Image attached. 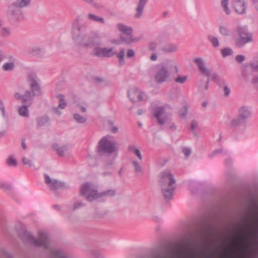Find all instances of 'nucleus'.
<instances>
[{
	"instance_id": "obj_1",
	"label": "nucleus",
	"mask_w": 258,
	"mask_h": 258,
	"mask_svg": "<svg viewBox=\"0 0 258 258\" xmlns=\"http://www.w3.org/2000/svg\"><path fill=\"white\" fill-rule=\"evenodd\" d=\"M27 80L29 83L30 89L26 90L23 95L16 92L14 97L18 100H21L23 104L19 110L20 115L27 117L29 116L28 107L32 104L35 96H40L42 94L41 88L38 83L37 76L35 74L28 75Z\"/></svg>"
},
{
	"instance_id": "obj_2",
	"label": "nucleus",
	"mask_w": 258,
	"mask_h": 258,
	"mask_svg": "<svg viewBox=\"0 0 258 258\" xmlns=\"http://www.w3.org/2000/svg\"><path fill=\"white\" fill-rule=\"evenodd\" d=\"M174 68L175 73H178V68L174 61L171 59H166L164 62L157 64L155 68L154 82L157 84H162L167 82L171 75V72Z\"/></svg>"
},
{
	"instance_id": "obj_3",
	"label": "nucleus",
	"mask_w": 258,
	"mask_h": 258,
	"mask_svg": "<svg viewBox=\"0 0 258 258\" xmlns=\"http://www.w3.org/2000/svg\"><path fill=\"white\" fill-rule=\"evenodd\" d=\"M18 235L20 239L25 244H30L35 247H42L45 249L49 248V241L48 234L40 232L38 239L34 237L25 229L21 228L18 230Z\"/></svg>"
},
{
	"instance_id": "obj_4",
	"label": "nucleus",
	"mask_w": 258,
	"mask_h": 258,
	"mask_svg": "<svg viewBox=\"0 0 258 258\" xmlns=\"http://www.w3.org/2000/svg\"><path fill=\"white\" fill-rule=\"evenodd\" d=\"M31 0H16L9 4L7 7L6 15L8 19L13 22H18L23 20L22 9L30 5Z\"/></svg>"
},
{
	"instance_id": "obj_5",
	"label": "nucleus",
	"mask_w": 258,
	"mask_h": 258,
	"mask_svg": "<svg viewBox=\"0 0 258 258\" xmlns=\"http://www.w3.org/2000/svg\"><path fill=\"white\" fill-rule=\"evenodd\" d=\"M109 136H104L98 143L96 152L100 156L105 154L110 155L117 151V148L116 147V143L114 141L109 140Z\"/></svg>"
},
{
	"instance_id": "obj_6",
	"label": "nucleus",
	"mask_w": 258,
	"mask_h": 258,
	"mask_svg": "<svg viewBox=\"0 0 258 258\" xmlns=\"http://www.w3.org/2000/svg\"><path fill=\"white\" fill-rule=\"evenodd\" d=\"M87 24L86 23H81L80 17L73 22L71 27L72 39L77 44L87 34Z\"/></svg>"
},
{
	"instance_id": "obj_7",
	"label": "nucleus",
	"mask_w": 258,
	"mask_h": 258,
	"mask_svg": "<svg viewBox=\"0 0 258 258\" xmlns=\"http://www.w3.org/2000/svg\"><path fill=\"white\" fill-rule=\"evenodd\" d=\"M251 116V112L250 109L246 106H242L238 110L237 117L231 120L229 126L232 128L245 126Z\"/></svg>"
},
{
	"instance_id": "obj_8",
	"label": "nucleus",
	"mask_w": 258,
	"mask_h": 258,
	"mask_svg": "<svg viewBox=\"0 0 258 258\" xmlns=\"http://www.w3.org/2000/svg\"><path fill=\"white\" fill-rule=\"evenodd\" d=\"M235 31L238 37L234 39L235 45L238 48L243 47L246 44L253 41V34L245 26H238Z\"/></svg>"
},
{
	"instance_id": "obj_9",
	"label": "nucleus",
	"mask_w": 258,
	"mask_h": 258,
	"mask_svg": "<svg viewBox=\"0 0 258 258\" xmlns=\"http://www.w3.org/2000/svg\"><path fill=\"white\" fill-rule=\"evenodd\" d=\"M100 39L99 36L95 35H86L77 45L86 49L99 47Z\"/></svg>"
},
{
	"instance_id": "obj_10",
	"label": "nucleus",
	"mask_w": 258,
	"mask_h": 258,
	"mask_svg": "<svg viewBox=\"0 0 258 258\" xmlns=\"http://www.w3.org/2000/svg\"><path fill=\"white\" fill-rule=\"evenodd\" d=\"M45 183L49 186L50 190L55 192L57 189L66 190L70 188V185L66 182L59 181L57 179H51L50 177L44 174Z\"/></svg>"
},
{
	"instance_id": "obj_11",
	"label": "nucleus",
	"mask_w": 258,
	"mask_h": 258,
	"mask_svg": "<svg viewBox=\"0 0 258 258\" xmlns=\"http://www.w3.org/2000/svg\"><path fill=\"white\" fill-rule=\"evenodd\" d=\"M117 28L119 31L123 32L120 35L121 42L126 45L131 44L132 43V35L133 32L132 28L119 23L117 25Z\"/></svg>"
},
{
	"instance_id": "obj_12",
	"label": "nucleus",
	"mask_w": 258,
	"mask_h": 258,
	"mask_svg": "<svg viewBox=\"0 0 258 258\" xmlns=\"http://www.w3.org/2000/svg\"><path fill=\"white\" fill-rule=\"evenodd\" d=\"M175 183V180L173 175L168 170H165L160 173L159 184L161 188L170 187Z\"/></svg>"
},
{
	"instance_id": "obj_13",
	"label": "nucleus",
	"mask_w": 258,
	"mask_h": 258,
	"mask_svg": "<svg viewBox=\"0 0 258 258\" xmlns=\"http://www.w3.org/2000/svg\"><path fill=\"white\" fill-rule=\"evenodd\" d=\"M212 219H214V220L216 221H218L217 218L212 217L211 215L206 217L205 219V221L201 224L199 228V233L206 235L208 233L215 229V225L211 221Z\"/></svg>"
},
{
	"instance_id": "obj_14",
	"label": "nucleus",
	"mask_w": 258,
	"mask_h": 258,
	"mask_svg": "<svg viewBox=\"0 0 258 258\" xmlns=\"http://www.w3.org/2000/svg\"><path fill=\"white\" fill-rule=\"evenodd\" d=\"M116 195V190L113 189H110L104 191L98 192L96 190H92L91 193L88 195L87 200L89 202H92L94 200L97 199L102 197H113Z\"/></svg>"
},
{
	"instance_id": "obj_15",
	"label": "nucleus",
	"mask_w": 258,
	"mask_h": 258,
	"mask_svg": "<svg viewBox=\"0 0 258 258\" xmlns=\"http://www.w3.org/2000/svg\"><path fill=\"white\" fill-rule=\"evenodd\" d=\"M113 48L96 47L92 51V54L98 57H111L114 55Z\"/></svg>"
},
{
	"instance_id": "obj_16",
	"label": "nucleus",
	"mask_w": 258,
	"mask_h": 258,
	"mask_svg": "<svg viewBox=\"0 0 258 258\" xmlns=\"http://www.w3.org/2000/svg\"><path fill=\"white\" fill-rule=\"evenodd\" d=\"M235 12L239 15L246 13L247 3L245 0H236L233 6Z\"/></svg>"
},
{
	"instance_id": "obj_17",
	"label": "nucleus",
	"mask_w": 258,
	"mask_h": 258,
	"mask_svg": "<svg viewBox=\"0 0 258 258\" xmlns=\"http://www.w3.org/2000/svg\"><path fill=\"white\" fill-rule=\"evenodd\" d=\"M194 62L198 66L199 71L203 75L209 77L210 75V71L205 67V63L202 58H196Z\"/></svg>"
},
{
	"instance_id": "obj_18",
	"label": "nucleus",
	"mask_w": 258,
	"mask_h": 258,
	"mask_svg": "<svg viewBox=\"0 0 258 258\" xmlns=\"http://www.w3.org/2000/svg\"><path fill=\"white\" fill-rule=\"evenodd\" d=\"M142 93L136 89H131L128 91V96L131 101L136 102L143 100Z\"/></svg>"
},
{
	"instance_id": "obj_19",
	"label": "nucleus",
	"mask_w": 258,
	"mask_h": 258,
	"mask_svg": "<svg viewBox=\"0 0 258 258\" xmlns=\"http://www.w3.org/2000/svg\"><path fill=\"white\" fill-rule=\"evenodd\" d=\"M28 53L33 56L41 57L45 54V49L39 46H33L28 48Z\"/></svg>"
},
{
	"instance_id": "obj_20",
	"label": "nucleus",
	"mask_w": 258,
	"mask_h": 258,
	"mask_svg": "<svg viewBox=\"0 0 258 258\" xmlns=\"http://www.w3.org/2000/svg\"><path fill=\"white\" fill-rule=\"evenodd\" d=\"M149 0H139L136 9V14L134 17L136 19L140 18L143 13L144 9Z\"/></svg>"
},
{
	"instance_id": "obj_21",
	"label": "nucleus",
	"mask_w": 258,
	"mask_h": 258,
	"mask_svg": "<svg viewBox=\"0 0 258 258\" xmlns=\"http://www.w3.org/2000/svg\"><path fill=\"white\" fill-rule=\"evenodd\" d=\"M165 111L163 107L160 106L155 109L154 115L157 120L158 123L160 125H163L165 123V119L161 117V115Z\"/></svg>"
},
{
	"instance_id": "obj_22",
	"label": "nucleus",
	"mask_w": 258,
	"mask_h": 258,
	"mask_svg": "<svg viewBox=\"0 0 258 258\" xmlns=\"http://www.w3.org/2000/svg\"><path fill=\"white\" fill-rule=\"evenodd\" d=\"M57 97L59 99V103L57 107L53 108V110L58 115H60L61 112L58 108L64 109L66 108L67 106V102L64 100V97L63 94H59L57 96Z\"/></svg>"
},
{
	"instance_id": "obj_23",
	"label": "nucleus",
	"mask_w": 258,
	"mask_h": 258,
	"mask_svg": "<svg viewBox=\"0 0 258 258\" xmlns=\"http://www.w3.org/2000/svg\"><path fill=\"white\" fill-rule=\"evenodd\" d=\"M175 187L173 186L170 187L161 188L162 192L165 200H171L173 198V191Z\"/></svg>"
},
{
	"instance_id": "obj_24",
	"label": "nucleus",
	"mask_w": 258,
	"mask_h": 258,
	"mask_svg": "<svg viewBox=\"0 0 258 258\" xmlns=\"http://www.w3.org/2000/svg\"><path fill=\"white\" fill-rule=\"evenodd\" d=\"M48 258H67L64 252L60 250L49 249L47 254Z\"/></svg>"
},
{
	"instance_id": "obj_25",
	"label": "nucleus",
	"mask_w": 258,
	"mask_h": 258,
	"mask_svg": "<svg viewBox=\"0 0 258 258\" xmlns=\"http://www.w3.org/2000/svg\"><path fill=\"white\" fill-rule=\"evenodd\" d=\"M52 148L55 150L59 156H63L65 152L68 150V146L64 145L61 147H59L57 144H53L52 145Z\"/></svg>"
},
{
	"instance_id": "obj_26",
	"label": "nucleus",
	"mask_w": 258,
	"mask_h": 258,
	"mask_svg": "<svg viewBox=\"0 0 258 258\" xmlns=\"http://www.w3.org/2000/svg\"><path fill=\"white\" fill-rule=\"evenodd\" d=\"M9 59L13 61L10 62H6L2 66V69L5 71H13L15 68V64L14 61L15 59L12 55L9 56Z\"/></svg>"
},
{
	"instance_id": "obj_27",
	"label": "nucleus",
	"mask_w": 258,
	"mask_h": 258,
	"mask_svg": "<svg viewBox=\"0 0 258 258\" xmlns=\"http://www.w3.org/2000/svg\"><path fill=\"white\" fill-rule=\"evenodd\" d=\"M125 52V49L123 48L120 49L119 52L114 51V55H115L118 58L119 64L120 66L124 65L125 63L124 60Z\"/></svg>"
},
{
	"instance_id": "obj_28",
	"label": "nucleus",
	"mask_w": 258,
	"mask_h": 258,
	"mask_svg": "<svg viewBox=\"0 0 258 258\" xmlns=\"http://www.w3.org/2000/svg\"><path fill=\"white\" fill-rule=\"evenodd\" d=\"M211 80L216 83V84L220 88H222L226 84L224 79L220 78L219 76L215 73H214L212 75Z\"/></svg>"
},
{
	"instance_id": "obj_29",
	"label": "nucleus",
	"mask_w": 258,
	"mask_h": 258,
	"mask_svg": "<svg viewBox=\"0 0 258 258\" xmlns=\"http://www.w3.org/2000/svg\"><path fill=\"white\" fill-rule=\"evenodd\" d=\"M162 50L165 53L174 52L177 50V46L173 44L168 43L163 47Z\"/></svg>"
},
{
	"instance_id": "obj_30",
	"label": "nucleus",
	"mask_w": 258,
	"mask_h": 258,
	"mask_svg": "<svg viewBox=\"0 0 258 258\" xmlns=\"http://www.w3.org/2000/svg\"><path fill=\"white\" fill-rule=\"evenodd\" d=\"M88 19L92 21L98 22L102 24L105 23V20L103 17L95 15L91 13H89L88 15Z\"/></svg>"
},
{
	"instance_id": "obj_31",
	"label": "nucleus",
	"mask_w": 258,
	"mask_h": 258,
	"mask_svg": "<svg viewBox=\"0 0 258 258\" xmlns=\"http://www.w3.org/2000/svg\"><path fill=\"white\" fill-rule=\"evenodd\" d=\"M49 120V117L45 115L37 118V125L39 127L45 125Z\"/></svg>"
},
{
	"instance_id": "obj_32",
	"label": "nucleus",
	"mask_w": 258,
	"mask_h": 258,
	"mask_svg": "<svg viewBox=\"0 0 258 258\" xmlns=\"http://www.w3.org/2000/svg\"><path fill=\"white\" fill-rule=\"evenodd\" d=\"M90 190V185L89 182H86L81 186L80 194L81 196L88 195ZM88 196H87V197Z\"/></svg>"
},
{
	"instance_id": "obj_33",
	"label": "nucleus",
	"mask_w": 258,
	"mask_h": 258,
	"mask_svg": "<svg viewBox=\"0 0 258 258\" xmlns=\"http://www.w3.org/2000/svg\"><path fill=\"white\" fill-rule=\"evenodd\" d=\"M108 214V211L105 210H99L96 209L94 213L93 217L97 219L103 218L105 217Z\"/></svg>"
},
{
	"instance_id": "obj_34",
	"label": "nucleus",
	"mask_w": 258,
	"mask_h": 258,
	"mask_svg": "<svg viewBox=\"0 0 258 258\" xmlns=\"http://www.w3.org/2000/svg\"><path fill=\"white\" fill-rule=\"evenodd\" d=\"M73 117L76 122L78 123H83L85 122L87 120V117H85L79 113H74L73 115Z\"/></svg>"
},
{
	"instance_id": "obj_35",
	"label": "nucleus",
	"mask_w": 258,
	"mask_h": 258,
	"mask_svg": "<svg viewBox=\"0 0 258 258\" xmlns=\"http://www.w3.org/2000/svg\"><path fill=\"white\" fill-rule=\"evenodd\" d=\"M198 122L195 119L192 120L191 122V125L190 126V130L192 132L194 135L196 137H199V134L195 131V128H198Z\"/></svg>"
},
{
	"instance_id": "obj_36",
	"label": "nucleus",
	"mask_w": 258,
	"mask_h": 258,
	"mask_svg": "<svg viewBox=\"0 0 258 258\" xmlns=\"http://www.w3.org/2000/svg\"><path fill=\"white\" fill-rule=\"evenodd\" d=\"M13 255L6 251L5 248L0 249V258H13Z\"/></svg>"
},
{
	"instance_id": "obj_37",
	"label": "nucleus",
	"mask_w": 258,
	"mask_h": 258,
	"mask_svg": "<svg viewBox=\"0 0 258 258\" xmlns=\"http://www.w3.org/2000/svg\"><path fill=\"white\" fill-rule=\"evenodd\" d=\"M219 31L220 33L224 36H228L230 34V30L227 27L223 26L220 25L219 27Z\"/></svg>"
},
{
	"instance_id": "obj_38",
	"label": "nucleus",
	"mask_w": 258,
	"mask_h": 258,
	"mask_svg": "<svg viewBox=\"0 0 258 258\" xmlns=\"http://www.w3.org/2000/svg\"><path fill=\"white\" fill-rule=\"evenodd\" d=\"M187 79V76H180L177 75V77L174 79V82L176 83L183 84Z\"/></svg>"
},
{
	"instance_id": "obj_39",
	"label": "nucleus",
	"mask_w": 258,
	"mask_h": 258,
	"mask_svg": "<svg viewBox=\"0 0 258 258\" xmlns=\"http://www.w3.org/2000/svg\"><path fill=\"white\" fill-rule=\"evenodd\" d=\"M0 188L6 192H10L12 189V187L10 184L4 182L0 183Z\"/></svg>"
},
{
	"instance_id": "obj_40",
	"label": "nucleus",
	"mask_w": 258,
	"mask_h": 258,
	"mask_svg": "<svg viewBox=\"0 0 258 258\" xmlns=\"http://www.w3.org/2000/svg\"><path fill=\"white\" fill-rule=\"evenodd\" d=\"M208 39L211 41L213 47H217L219 46V40L217 37L212 35H209L208 36Z\"/></svg>"
},
{
	"instance_id": "obj_41",
	"label": "nucleus",
	"mask_w": 258,
	"mask_h": 258,
	"mask_svg": "<svg viewBox=\"0 0 258 258\" xmlns=\"http://www.w3.org/2000/svg\"><path fill=\"white\" fill-rule=\"evenodd\" d=\"M7 164L10 166L16 167L17 165L16 159L13 158L12 156H10L7 159Z\"/></svg>"
},
{
	"instance_id": "obj_42",
	"label": "nucleus",
	"mask_w": 258,
	"mask_h": 258,
	"mask_svg": "<svg viewBox=\"0 0 258 258\" xmlns=\"http://www.w3.org/2000/svg\"><path fill=\"white\" fill-rule=\"evenodd\" d=\"M233 53L231 48L229 47L224 48L221 50V54L223 57H225L228 55H231Z\"/></svg>"
},
{
	"instance_id": "obj_43",
	"label": "nucleus",
	"mask_w": 258,
	"mask_h": 258,
	"mask_svg": "<svg viewBox=\"0 0 258 258\" xmlns=\"http://www.w3.org/2000/svg\"><path fill=\"white\" fill-rule=\"evenodd\" d=\"M229 3L228 0H221V5L223 8L224 12L226 14L228 15L230 14V10L228 9V5Z\"/></svg>"
},
{
	"instance_id": "obj_44",
	"label": "nucleus",
	"mask_w": 258,
	"mask_h": 258,
	"mask_svg": "<svg viewBox=\"0 0 258 258\" xmlns=\"http://www.w3.org/2000/svg\"><path fill=\"white\" fill-rule=\"evenodd\" d=\"M189 244L192 245L195 248H197V247L195 242L192 241L189 239L187 240V242L186 243H181V245L184 247V251H186L187 249V245Z\"/></svg>"
},
{
	"instance_id": "obj_45",
	"label": "nucleus",
	"mask_w": 258,
	"mask_h": 258,
	"mask_svg": "<svg viewBox=\"0 0 258 258\" xmlns=\"http://www.w3.org/2000/svg\"><path fill=\"white\" fill-rule=\"evenodd\" d=\"M132 164L135 167V171L136 173H139L142 172V167L137 161H133Z\"/></svg>"
},
{
	"instance_id": "obj_46",
	"label": "nucleus",
	"mask_w": 258,
	"mask_h": 258,
	"mask_svg": "<svg viewBox=\"0 0 258 258\" xmlns=\"http://www.w3.org/2000/svg\"><path fill=\"white\" fill-rule=\"evenodd\" d=\"M84 206H85V205L83 203L80 201H76L74 203L73 210L75 211Z\"/></svg>"
},
{
	"instance_id": "obj_47",
	"label": "nucleus",
	"mask_w": 258,
	"mask_h": 258,
	"mask_svg": "<svg viewBox=\"0 0 258 258\" xmlns=\"http://www.w3.org/2000/svg\"><path fill=\"white\" fill-rule=\"evenodd\" d=\"M10 34V29L6 27H3L1 29V35L3 37H7Z\"/></svg>"
},
{
	"instance_id": "obj_48",
	"label": "nucleus",
	"mask_w": 258,
	"mask_h": 258,
	"mask_svg": "<svg viewBox=\"0 0 258 258\" xmlns=\"http://www.w3.org/2000/svg\"><path fill=\"white\" fill-rule=\"evenodd\" d=\"M222 88H223L224 95L226 97H228L230 95L231 92L230 88L228 87V85L226 84L225 85H224Z\"/></svg>"
},
{
	"instance_id": "obj_49",
	"label": "nucleus",
	"mask_w": 258,
	"mask_h": 258,
	"mask_svg": "<svg viewBox=\"0 0 258 258\" xmlns=\"http://www.w3.org/2000/svg\"><path fill=\"white\" fill-rule=\"evenodd\" d=\"M157 46V43L155 41H152L149 43V49L151 51H154L156 50Z\"/></svg>"
},
{
	"instance_id": "obj_50",
	"label": "nucleus",
	"mask_w": 258,
	"mask_h": 258,
	"mask_svg": "<svg viewBox=\"0 0 258 258\" xmlns=\"http://www.w3.org/2000/svg\"><path fill=\"white\" fill-rule=\"evenodd\" d=\"M0 111L2 112V114L4 118L6 117L5 107L2 101L0 99Z\"/></svg>"
},
{
	"instance_id": "obj_51",
	"label": "nucleus",
	"mask_w": 258,
	"mask_h": 258,
	"mask_svg": "<svg viewBox=\"0 0 258 258\" xmlns=\"http://www.w3.org/2000/svg\"><path fill=\"white\" fill-rule=\"evenodd\" d=\"M182 152L186 157H188L191 154V149L187 147L182 148Z\"/></svg>"
},
{
	"instance_id": "obj_52",
	"label": "nucleus",
	"mask_w": 258,
	"mask_h": 258,
	"mask_svg": "<svg viewBox=\"0 0 258 258\" xmlns=\"http://www.w3.org/2000/svg\"><path fill=\"white\" fill-rule=\"evenodd\" d=\"M22 162L24 164L28 165L30 167L33 166V164L32 163L31 161L26 157L23 158Z\"/></svg>"
},
{
	"instance_id": "obj_53",
	"label": "nucleus",
	"mask_w": 258,
	"mask_h": 258,
	"mask_svg": "<svg viewBox=\"0 0 258 258\" xmlns=\"http://www.w3.org/2000/svg\"><path fill=\"white\" fill-rule=\"evenodd\" d=\"M245 59V57L243 55L239 54L235 57V60L239 63L242 62Z\"/></svg>"
},
{
	"instance_id": "obj_54",
	"label": "nucleus",
	"mask_w": 258,
	"mask_h": 258,
	"mask_svg": "<svg viewBox=\"0 0 258 258\" xmlns=\"http://www.w3.org/2000/svg\"><path fill=\"white\" fill-rule=\"evenodd\" d=\"M135 55V51L133 49H129L127 51L126 57L127 58H131Z\"/></svg>"
},
{
	"instance_id": "obj_55",
	"label": "nucleus",
	"mask_w": 258,
	"mask_h": 258,
	"mask_svg": "<svg viewBox=\"0 0 258 258\" xmlns=\"http://www.w3.org/2000/svg\"><path fill=\"white\" fill-rule=\"evenodd\" d=\"M93 81L98 85L102 83L103 82V79L100 77L95 76L93 78Z\"/></svg>"
},
{
	"instance_id": "obj_56",
	"label": "nucleus",
	"mask_w": 258,
	"mask_h": 258,
	"mask_svg": "<svg viewBox=\"0 0 258 258\" xmlns=\"http://www.w3.org/2000/svg\"><path fill=\"white\" fill-rule=\"evenodd\" d=\"M134 153L137 156L140 160L142 159V154L139 149L137 148H134Z\"/></svg>"
},
{
	"instance_id": "obj_57",
	"label": "nucleus",
	"mask_w": 258,
	"mask_h": 258,
	"mask_svg": "<svg viewBox=\"0 0 258 258\" xmlns=\"http://www.w3.org/2000/svg\"><path fill=\"white\" fill-rule=\"evenodd\" d=\"M181 111V113L180 114V117L182 118H184V117H185L187 113L186 107L185 106L184 109H183L182 111Z\"/></svg>"
},
{
	"instance_id": "obj_58",
	"label": "nucleus",
	"mask_w": 258,
	"mask_h": 258,
	"mask_svg": "<svg viewBox=\"0 0 258 258\" xmlns=\"http://www.w3.org/2000/svg\"><path fill=\"white\" fill-rule=\"evenodd\" d=\"M255 9L258 12V0H250Z\"/></svg>"
},
{
	"instance_id": "obj_59",
	"label": "nucleus",
	"mask_w": 258,
	"mask_h": 258,
	"mask_svg": "<svg viewBox=\"0 0 258 258\" xmlns=\"http://www.w3.org/2000/svg\"><path fill=\"white\" fill-rule=\"evenodd\" d=\"M225 163L227 167H230L232 164V161L231 159L227 158L226 159H225Z\"/></svg>"
},
{
	"instance_id": "obj_60",
	"label": "nucleus",
	"mask_w": 258,
	"mask_h": 258,
	"mask_svg": "<svg viewBox=\"0 0 258 258\" xmlns=\"http://www.w3.org/2000/svg\"><path fill=\"white\" fill-rule=\"evenodd\" d=\"M91 253H92V255L93 256H94L96 258H100V254L98 251H97L96 250H92L91 251Z\"/></svg>"
},
{
	"instance_id": "obj_61",
	"label": "nucleus",
	"mask_w": 258,
	"mask_h": 258,
	"mask_svg": "<svg viewBox=\"0 0 258 258\" xmlns=\"http://www.w3.org/2000/svg\"><path fill=\"white\" fill-rule=\"evenodd\" d=\"M188 255L189 258H196L197 253L194 250H192L188 252Z\"/></svg>"
},
{
	"instance_id": "obj_62",
	"label": "nucleus",
	"mask_w": 258,
	"mask_h": 258,
	"mask_svg": "<svg viewBox=\"0 0 258 258\" xmlns=\"http://www.w3.org/2000/svg\"><path fill=\"white\" fill-rule=\"evenodd\" d=\"M93 6L97 9H102L104 8V6L98 3L93 4Z\"/></svg>"
},
{
	"instance_id": "obj_63",
	"label": "nucleus",
	"mask_w": 258,
	"mask_h": 258,
	"mask_svg": "<svg viewBox=\"0 0 258 258\" xmlns=\"http://www.w3.org/2000/svg\"><path fill=\"white\" fill-rule=\"evenodd\" d=\"M111 132L113 133H116L118 131V128L117 126H113L110 128Z\"/></svg>"
},
{
	"instance_id": "obj_64",
	"label": "nucleus",
	"mask_w": 258,
	"mask_h": 258,
	"mask_svg": "<svg viewBox=\"0 0 258 258\" xmlns=\"http://www.w3.org/2000/svg\"><path fill=\"white\" fill-rule=\"evenodd\" d=\"M151 258H164L163 256V253L162 252L160 253L158 255H153Z\"/></svg>"
}]
</instances>
